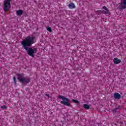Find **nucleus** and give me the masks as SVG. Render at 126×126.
<instances>
[{"instance_id":"1","label":"nucleus","mask_w":126,"mask_h":126,"mask_svg":"<svg viewBox=\"0 0 126 126\" xmlns=\"http://www.w3.org/2000/svg\"><path fill=\"white\" fill-rule=\"evenodd\" d=\"M35 37L29 35L27 36L22 42L21 45L25 50L27 51L28 55L34 58V54L37 53V49L35 48H29L33 44H35Z\"/></svg>"},{"instance_id":"2","label":"nucleus","mask_w":126,"mask_h":126,"mask_svg":"<svg viewBox=\"0 0 126 126\" xmlns=\"http://www.w3.org/2000/svg\"><path fill=\"white\" fill-rule=\"evenodd\" d=\"M17 76L18 77L17 80L24 85H26L30 82V78L28 77H24V74H17Z\"/></svg>"},{"instance_id":"3","label":"nucleus","mask_w":126,"mask_h":126,"mask_svg":"<svg viewBox=\"0 0 126 126\" xmlns=\"http://www.w3.org/2000/svg\"><path fill=\"white\" fill-rule=\"evenodd\" d=\"M58 98L63 100V101L60 102L61 104H63L64 106H67V107H70V103H69V99L62 95H59Z\"/></svg>"},{"instance_id":"4","label":"nucleus","mask_w":126,"mask_h":126,"mask_svg":"<svg viewBox=\"0 0 126 126\" xmlns=\"http://www.w3.org/2000/svg\"><path fill=\"white\" fill-rule=\"evenodd\" d=\"M10 1H11V0H5L3 1V9L4 11L6 12L9 10V9L10 8Z\"/></svg>"},{"instance_id":"5","label":"nucleus","mask_w":126,"mask_h":126,"mask_svg":"<svg viewBox=\"0 0 126 126\" xmlns=\"http://www.w3.org/2000/svg\"><path fill=\"white\" fill-rule=\"evenodd\" d=\"M102 8L103 9H104L105 10H99L97 11L98 14H100V13H101V12H102V13H104V14H110V10H109V9H108L107 7H106V6H103L102 7Z\"/></svg>"},{"instance_id":"6","label":"nucleus","mask_w":126,"mask_h":126,"mask_svg":"<svg viewBox=\"0 0 126 126\" xmlns=\"http://www.w3.org/2000/svg\"><path fill=\"white\" fill-rule=\"evenodd\" d=\"M119 9H125L126 8V0H121V4L118 6Z\"/></svg>"},{"instance_id":"7","label":"nucleus","mask_w":126,"mask_h":126,"mask_svg":"<svg viewBox=\"0 0 126 126\" xmlns=\"http://www.w3.org/2000/svg\"><path fill=\"white\" fill-rule=\"evenodd\" d=\"M114 97L115 98V99H117L118 100L121 99V95L120 94L118 93H115L114 94Z\"/></svg>"},{"instance_id":"8","label":"nucleus","mask_w":126,"mask_h":126,"mask_svg":"<svg viewBox=\"0 0 126 126\" xmlns=\"http://www.w3.org/2000/svg\"><path fill=\"white\" fill-rule=\"evenodd\" d=\"M121 62V60L119 59L118 58H114L113 59V63L115 64H119V63H120Z\"/></svg>"},{"instance_id":"9","label":"nucleus","mask_w":126,"mask_h":126,"mask_svg":"<svg viewBox=\"0 0 126 126\" xmlns=\"http://www.w3.org/2000/svg\"><path fill=\"white\" fill-rule=\"evenodd\" d=\"M68 7L70 8V9H72L73 8H75V5L73 3H70L68 5Z\"/></svg>"},{"instance_id":"10","label":"nucleus","mask_w":126,"mask_h":126,"mask_svg":"<svg viewBox=\"0 0 126 126\" xmlns=\"http://www.w3.org/2000/svg\"><path fill=\"white\" fill-rule=\"evenodd\" d=\"M16 13L17 15H19V16L22 15V14L23 13V11L22 10H17Z\"/></svg>"},{"instance_id":"11","label":"nucleus","mask_w":126,"mask_h":126,"mask_svg":"<svg viewBox=\"0 0 126 126\" xmlns=\"http://www.w3.org/2000/svg\"><path fill=\"white\" fill-rule=\"evenodd\" d=\"M84 108L86 109V110H89V109H90V106L87 104H84Z\"/></svg>"},{"instance_id":"12","label":"nucleus","mask_w":126,"mask_h":126,"mask_svg":"<svg viewBox=\"0 0 126 126\" xmlns=\"http://www.w3.org/2000/svg\"><path fill=\"white\" fill-rule=\"evenodd\" d=\"M122 109V106L120 105H116L114 108L115 111H117V110H121Z\"/></svg>"},{"instance_id":"13","label":"nucleus","mask_w":126,"mask_h":126,"mask_svg":"<svg viewBox=\"0 0 126 126\" xmlns=\"http://www.w3.org/2000/svg\"><path fill=\"white\" fill-rule=\"evenodd\" d=\"M72 102L75 103L76 104H79V101L77 100L72 99Z\"/></svg>"},{"instance_id":"14","label":"nucleus","mask_w":126,"mask_h":126,"mask_svg":"<svg viewBox=\"0 0 126 126\" xmlns=\"http://www.w3.org/2000/svg\"><path fill=\"white\" fill-rule=\"evenodd\" d=\"M47 31H49V32H52V28L50 27H47Z\"/></svg>"},{"instance_id":"15","label":"nucleus","mask_w":126,"mask_h":126,"mask_svg":"<svg viewBox=\"0 0 126 126\" xmlns=\"http://www.w3.org/2000/svg\"><path fill=\"white\" fill-rule=\"evenodd\" d=\"M13 80H14V83L15 84H16V78H15V77L13 78Z\"/></svg>"},{"instance_id":"16","label":"nucleus","mask_w":126,"mask_h":126,"mask_svg":"<svg viewBox=\"0 0 126 126\" xmlns=\"http://www.w3.org/2000/svg\"><path fill=\"white\" fill-rule=\"evenodd\" d=\"M6 106H5V105H3V106H1V109H6Z\"/></svg>"},{"instance_id":"17","label":"nucleus","mask_w":126,"mask_h":126,"mask_svg":"<svg viewBox=\"0 0 126 126\" xmlns=\"http://www.w3.org/2000/svg\"><path fill=\"white\" fill-rule=\"evenodd\" d=\"M45 96H47L48 98H50V95L49 94H45Z\"/></svg>"}]
</instances>
